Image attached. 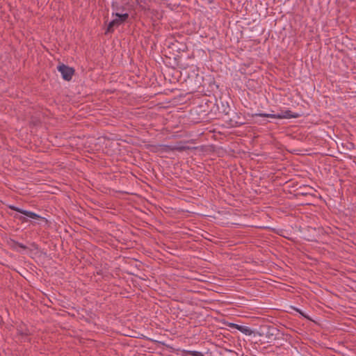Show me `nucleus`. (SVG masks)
I'll use <instances>...</instances> for the list:
<instances>
[{"instance_id":"423d86ee","label":"nucleus","mask_w":356,"mask_h":356,"mask_svg":"<svg viewBox=\"0 0 356 356\" xmlns=\"http://www.w3.org/2000/svg\"><path fill=\"white\" fill-rule=\"evenodd\" d=\"M186 355H190L191 356H204V355L201 352L195 351V350H185Z\"/></svg>"},{"instance_id":"39448f33","label":"nucleus","mask_w":356,"mask_h":356,"mask_svg":"<svg viewBox=\"0 0 356 356\" xmlns=\"http://www.w3.org/2000/svg\"><path fill=\"white\" fill-rule=\"evenodd\" d=\"M230 327L238 330V331H240L243 334H245V335L250 336L253 333L252 330L250 327L245 325L232 323L231 324Z\"/></svg>"},{"instance_id":"6e6552de","label":"nucleus","mask_w":356,"mask_h":356,"mask_svg":"<svg viewBox=\"0 0 356 356\" xmlns=\"http://www.w3.org/2000/svg\"><path fill=\"white\" fill-rule=\"evenodd\" d=\"M177 149H179V150H181V149H184V147H178V148H177Z\"/></svg>"},{"instance_id":"0eeeda50","label":"nucleus","mask_w":356,"mask_h":356,"mask_svg":"<svg viewBox=\"0 0 356 356\" xmlns=\"http://www.w3.org/2000/svg\"><path fill=\"white\" fill-rule=\"evenodd\" d=\"M19 219L20 220H22V222H25V221H26V218H25V217H19Z\"/></svg>"},{"instance_id":"20e7f679","label":"nucleus","mask_w":356,"mask_h":356,"mask_svg":"<svg viewBox=\"0 0 356 356\" xmlns=\"http://www.w3.org/2000/svg\"><path fill=\"white\" fill-rule=\"evenodd\" d=\"M10 208L13 210H15L17 212H19L24 215H25L26 216L30 218H32V219H35V220H42V221H46L45 219L40 216H38V214L32 212V211H26V210H23V209H21L18 207H14V206H10Z\"/></svg>"},{"instance_id":"f257e3e1","label":"nucleus","mask_w":356,"mask_h":356,"mask_svg":"<svg viewBox=\"0 0 356 356\" xmlns=\"http://www.w3.org/2000/svg\"><path fill=\"white\" fill-rule=\"evenodd\" d=\"M256 116H261L264 118H271L275 119H289L292 118H297L298 115H293L289 110L282 111L276 114L274 113H256Z\"/></svg>"},{"instance_id":"7ed1b4c3","label":"nucleus","mask_w":356,"mask_h":356,"mask_svg":"<svg viewBox=\"0 0 356 356\" xmlns=\"http://www.w3.org/2000/svg\"><path fill=\"white\" fill-rule=\"evenodd\" d=\"M58 71L61 74L63 79L65 81H70L74 73L73 68L67 66L64 64H60L57 67Z\"/></svg>"},{"instance_id":"f03ea898","label":"nucleus","mask_w":356,"mask_h":356,"mask_svg":"<svg viewBox=\"0 0 356 356\" xmlns=\"http://www.w3.org/2000/svg\"><path fill=\"white\" fill-rule=\"evenodd\" d=\"M129 17V15L127 13L124 14H115V18L113 19L111 22H109L108 27H107V32H111L113 31V29L114 26H118L120 25L122 22H125Z\"/></svg>"}]
</instances>
